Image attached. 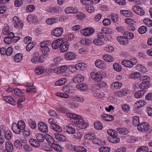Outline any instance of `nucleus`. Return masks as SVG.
Listing matches in <instances>:
<instances>
[{
	"mask_svg": "<svg viewBox=\"0 0 152 152\" xmlns=\"http://www.w3.org/2000/svg\"><path fill=\"white\" fill-rule=\"evenodd\" d=\"M45 70L44 67L42 66H39L37 67L35 70V72L37 74L40 75L45 72Z\"/></svg>",
	"mask_w": 152,
	"mask_h": 152,
	"instance_id": "obj_38",
	"label": "nucleus"
},
{
	"mask_svg": "<svg viewBox=\"0 0 152 152\" xmlns=\"http://www.w3.org/2000/svg\"><path fill=\"white\" fill-rule=\"evenodd\" d=\"M23 55L21 53H18L14 56V61L17 63L21 61L23 58Z\"/></svg>",
	"mask_w": 152,
	"mask_h": 152,
	"instance_id": "obj_39",
	"label": "nucleus"
},
{
	"mask_svg": "<svg viewBox=\"0 0 152 152\" xmlns=\"http://www.w3.org/2000/svg\"><path fill=\"white\" fill-rule=\"evenodd\" d=\"M107 134L111 136L112 137L114 136L116 137L118 135V133L117 132L112 129H109L107 131Z\"/></svg>",
	"mask_w": 152,
	"mask_h": 152,
	"instance_id": "obj_61",
	"label": "nucleus"
},
{
	"mask_svg": "<svg viewBox=\"0 0 152 152\" xmlns=\"http://www.w3.org/2000/svg\"><path fill=\"white\" fill-rule=\"evenodd\" d=\"M64 31V29L62 27H57L52 30L51 34L54 36L58 37L63 34Z\"/></svg>",
	"mask_w": 152,
	"mask_h": 152,
	"instance_id": "obj_5",
	"label": "nucleus"
},
{
	"mask_svg": "<svg viewBox=\"0 0 152 152\" xmlns=\"http://www.w3.org/2000/svg\"><path fill=\"white\" fill-rule=\"evenodd\" d=\"M39 130L43 133L48 132L49 130L47 125L44 122H39L38 124Z\"/></svg>",
	"mask_w": 152,
	"mask_h": 152,
	"instance_id": "obj_8",
	"label": "nucleus"
},
{
	"mask_svg": "<svg viewBox=\"0 0 152 152\" xmlns=\"http://www.w3.org/2000/svg\"><path fill=\"white\" fill-rule=\"evenodd\" d=\"M63 61V59L61 56H58L55 57L53 59L54 64L58 65L60 64Z\"/></svg>",
	"mask_w": 152,
	"mask_h": 152,
	"instance_id": "obj_41",
	"label": "nucleus"
},
{
	"mask_svg": "<svg viewBox=\"0 0 152 152\" xmlns=\"http://www.w3.org/2000/svg\"><path fill=\"white\" fill-rule=\"evenodd\" d=\"M95 137V136L94 133L89 132L85 135L84 139L87 140H93Z\"/></svg>",
	"mask_w": 152,
	"mask_h": 152,
	"instance_id": "obj_43",
	"label": "nucleus"
},
{
	"mask_svg": "<svg viewBox=\"0 0 152 152\" xmlns=\"http://www.w3.org/2000/svg\"><path fill=\"white\" fill-rule=\"evenodd\" d=\"M71 99L72 101L77 102H82L84 100L83 97L81 96H76L74 97L71 96Z\"/></svg>",
	"mask_w": 152,
	"mask_h": 152,
	"instance_id": "obj_52",
	"label": "nucleus"
},
{
	"mask_svg": "<svg viewBox=\"0 0 152 152\" xmlns=\"http://www.w3.org/2000/svg\"><path fill=\"white\" fill-rule=\"evenodd\" d=\"M92 142L94 144L99 145H103L105 144V142L103 140L97 138H94L92 140Z\"/></svg>",
	"mask_w": 152,
	"mask_h": 152,
	"instance_id": "obj_26",
	"label": "nucleus"
},
{
	"mask_svg": "<svg viewBox=\"0 0 152 152\" xmlns=\"http://www.w3.org/2000/svg\"><path fill=\"white\" fill-rule=\"evenodd\" d=\"M61 41H62V39L61 38H58L55 40L52 44V48L54 49L60 48Z\"/></svg>",
	"mask_w": 152,
	"mask_h": 152,
	"instance_id": "obj_15",
	"label": "nucleus"
},
{
	"mask_svg": "<svg viewBox=\"0 0 152 152\" xmlns=\"http://www.w3.org/2000/svg\"><path fill=\"white\" fill-rule=\"evenodd\" d=\"M29 142L32 146L37 147L40 146L39 142L36 139H31L29 140Z\"/></svg>",
	"mask_w": 152,
	"mask_h": 152,
	"instance_id": "obj_37",
	"label": "nucleus"
},
{
	"mask_svg": "<svg viewBox=\"0 0 152 152\" xmlns=\"http://www.w3.org/2000/svg\"><path fill=\"white\" fill-rule=\"evenodd\" d=\"M29 126L33 129H35L37 127L36 122L31 119H30L28 121Z\"/></svg>",
	"mask_w": 152,
	"mask_h": 152,
	"instance_id": "obj_55",
	"label": "nucleus"
},
{
	"mask_svg": "<svg viewBox=\"0 0 152 152\" xmlns=\"http://www.w3.org/2000/svg\"><path fill=\"white\" fill-rule=\"evenodd\" d=\"M76 124L77 127L79 129H85L88 126L82 116L78 120L76 121Z\"/></svg>",
	"mask_w": 152,
	"mask_h": 152,
	"instance_id": "obj_3",
	"label": "nucleus"
},
{
	"mask_svg": "<svg viewBox=\"0 0 152 152\" xmlns=\"http://www.w3.org/2000/svg\"><path fill=\"white\" fill-rule=\"evenodd\" d=\"M101 117L103 120L109 121H113L114 118V116L112 115L106 113L102 114Z\"/></svg>",
	"mask_w": 152,
	"mask_h": 152,
	"instance_id": "obj_18",
	"label": "nucleus"
},
{
	"mask_svg": "<svg viewBox=\"0 0 152 152\" xmlns=\"http://www.w3.org/2000/svg\"><path fill=\"white\" fill-rule=\"evenodd\" d=\"M73 150L77 152H86L87 149L82 146H74L73 147Z\"/></svg>",
	"mask_w": 152,
	"mask_h": 152,
	"instance_id": "obj_29",
	"label": "nucleus"
},
{
	"mask_svg": "<svg viewBox=\"0 0 152 152\" xmlns=\"http://www.w3.org/2000/svg\"><path fill=\"white\" fill-rule=\"evenodd\" d=\"M28 22L30 23H35L37 22L38 19L37 16L34 15H29L27 18Z\"/></svg>",
	"mask_w": 152,
	"mask_h": 152,
	"instance_id": "obj_20",
	"label": "nucleus"
},
{
	"mask_svg": "<svg viewBox=\"0 0 152 152\" xmlns=\"http://www.w3.org/2000/svg\"><path fill=\"white\" fill-rule=\"evenodd\" d=\"M45 138L47 141L49 143L52 144L54 143V139L50 135L48 134H45Z\"/></svg>",
	"mask_w": 152,
	"mask_h": 152,
	"instance_id": "obj_45",
	"label": "nucleus"
},
{
	"mask_svg": "<svg viewBox=\"0 0 152 152\" xmlns=\"http://www.w3.org/2000/svg\"><path fill=\"white\" fill-rule=\"evenodd\" d=\"M133 124L134 126H138L139 124V118L137 116H134L133 119Z\"/></svg>",
	"mask_w": 152,
	"mask_h": 152,
	"instance_id": "obj_62",
	"label": "nucleus"
},
{
	"mask_svg": "<svg viewBox=\"0 0 152 152\" xmlns=\"http://www.w3.org/2000/svg\"><path fill=\"white\" fill-rule=\"evenodd\" d=\"M93 42L95 45L98 46L102 45L104 43L102 39L98 38L94 40Z\"/></svg>",
	"mask_w": 152,
	"mask_h": 152,
	"instance_id": "obj_53",
	"label": "nucleus"
},
{
	"mask_svg": "<svg viewBox=\"0 0 152 152\" xmlns=\"http://www.w3.org/2000/svg\"><path fill=\"white\" fill-rule=\"evenodd\" d=\"M136 69L140 72H146L147 70L146 68L142 65L140 64H138L136 66Z\"/></svg>",
	"mask_w": 152,
	"mask_h": 152,
	"instance_id": "obj_54",
	"label": "nucleus"
},
{
	"mask_svg": "<svg viewBox=\"0 0 152 152\" xmlns=\"http://www.w3.org/2000/svg\"><path fill=\"white\" fill-rule=\"evenodd\" d=\"M133 11L136 14L142 16L145 14V12L143 9L140 6H134L132 7Z\"/></svg>",
	"mask_w": 152,
	"mask_h": 152,
	"instance_id": "obj_9",
	"label": "nucleus"
},
{
	"mask_svg": "<svg viewBox=\"0 0 152 152\" xmlns=\"http://www.w3.org/2000/svg\"><path fill=\"white\" fill-rule=\"evenodd\" d=\"M100 152H109L110 151V147L106 146H102L99 148Z\"/></svg>",
	"mask_w": 152,
	"mask_h": 152,
	"instance_id": "obj_57",
	"label": "nucleus"
},
{
	"mask_svg": "<svg viewBox=\"0 0 152 152\" xmlns=\"http://www.w3.org/2000/svg\"><path fill=\"white\" fill-rule=\"evenodd\" d=\"M54 131L58 132H61L62 131V128L56 124L52 125L51 127Z\"/></svg>",
	"mask_w": 152,
	"mask_h": 152,
	"instance_id": "obj_42",
	"label": "nucleus"
},
{
	"mask_svg": "<svg viewBox=\"0 0 152 152\" xmlns=\"http://www.w3.org/2000/svg\"><path fill=\"white\" fill-rule=\"evenodd\" d=\"M12 128L13 132L15 134H19L21 130L16 123H13L12 125Z\"/></svg>",
	"mask_w": 152,
	"mask_h": 152,
	"instance_id": "obj_21",
	"label": "nucleus"
},
{
	"mask_svg": "<svg viewBox=\"0 0 152 152\" xmlns=\"http://www.w3.org/2000/svg\"><path fill=\"white\" fill-rule=\"evenodd\" d=\"M76 56V54L72 52H69L65 53L64 55V58L67 60H73Z\"/></svg>",
	"mask_w": 152,
	"mask_h": 152,
	"instance_id": "obj_14",
	"label": "nucleus"
},
{
	"mask_svg": "<svg viewBox=\"0 0 152 152\" xmlns=\"http://www.w3.org/2000/svg\"><path fill=\"white\" fill-rule=\"evenodd\" d=\"M55 138L56 139L62 141H64L66 140L65 137L61 134L56 133L54 134Z\"/></svg>",
	"mask_w": 152,
	"mask_h": 152,
	"instance_id": "obj_36",
	"label": "nucleus"
},
{
	"mask_svg": "<svg viewBox=\"0 0 152 152\" xmlns=\"http://www.w3.org/2000/svg\"><path fill=\"white\" fill-rule=\"evenodd\" d=\"M5 148L6 151L10 152H12L13 149V145L12 143L10 141L5 142Z\"/></svg>",
	"mask_w": 152,
	"mask_h": 152,
	"instance_id": "obj_30",
	"label": "nucleus"
},
{
	"mask_svg": "<svg viewBox=\"0 0 152 152\" xmlns=\"http://www.w3.org/2000/svg\"><path fill=\"white\" fill-rule=\"evenodd\" d=\"M120 13L121 14L125 17H132L133 16L132 11L129 10H121L120 11Z\"/></svg>",
	"mask_w": 152,
	"mask_h": 152,
	"instance_id": "obj_16",
	"label": "nucleus"
},
{
	"mask_svg": "<svg viewBox=\"0 0 152 152\" xmlns=\"http://www.w3.org/2000/svg\"><path fill=\"white\" fill-rule=\"evenodd\" d=\"M62 90L66 93H72L75 91V88L73 86L66 85L64 86L62 88Z\"/></svg>",
	"mask_w": 152,
	"mask_h": 152,
	"instance_id": "obj_11",
	"label": "nucleus"
},
{
	"mask_svg": "<svg viewBox=\"0 0 152 152\" xmlns=\"http://www.w3.org/2000/svg\"><path fill=\"white\" fill-rule=\"evenodd\" d=\"M143 22L145 25L148 26L150 27L152 26V20L148 18L144 19Z\"/></svg>",
	"mask_w": 152,
	"mask_h": 152,
	"instance_id": "obj_63",
	"label": "nucleus"
},
{
	"mask_svg": "<svg viewBox=\"0 0 152 152\" xmlns=\"http://www.w3.org/2000/svg\"><path fill=\"white\" fill-rule=\"evenodd\" d=\"M62 11V9L60 7L58 6L49 7L47 9V11L51 13H59Z\"/></svg>",
	"mask_w": 152,
	"mask_h": 152,
	"instance_id": "obj_10",
	"label": "nucleus"
},
{
	"mask_svg": "<svg viewBox=\"0 0 152 152\" xmlns=\"http://www.w3.org/2000/svg\"><path fill=\"white\" fill-rule=\"evenodd\" d=\"M75 14V16L77 20H81L86 17L85 15L83 13L78 11L77 9V12Z\"/></svg>",
	"mask_w": 152,
	"mask_h": 152,
	"instance_id": "obj_32",
	"label": "nucleus"
},
{
	"mask_svg": "<svg viewBox=\"0 0 152 152\" xmlns=\"http://www.w3.org/2000/svg\"><path fill=\"white\" fill-rule=\"evenodd\" d=\"M3 100L11 104L15 103V100L10 96H5L3 97Z\"/></svg>",
	"mask_w": 152,
	"mask_h": 152,
	"instance_id": "obj_35",
	"label": "nucleus"
},
{
	"mask_svg": "<svg viewBox=\"0 0 152 152\" xmlns=\"http://www.w3.org/2000/svg\"><path fill=\"white\" fill-rule=\"evenodd\" d=\"M77 11V8L73 7H68L65 9V12L67 14H75Z\"/></svg>",
	"mask_w": 152,
	"mask_h": 152,
	"instance_id": "obj_19",
	"label": "nucleus"
},
{
	"mask_svg": "<svg viewBox=\"0 0 152 152\" xmlns=\"http://www.w3.org/2000/svg\"><path fill=\"white\" fill-rule=\"evenodd\" d=\"M84 77L80 74H78L73 77V82L75 83L83 82L84 80Z\"/></svg>",
	"mask_w": 152,
	"mask_h": 152,
	"instance_id": "obj_13",
	"label": "nucleus"
},
{
	"mask_svg": "<svg viewBox=\"0 0 152 152\" xmlns=\"http://www.w3.org/2000/svg\"><path fill=\"white\" fill-rule=\"evenodd\" d=\"M2 32L5 35L9 34L10 32V28L8 25H4L2 29Z\"/></svg>",
	"mask_w": 152,
	"mask_h": 152,
	"instance_id": "obj_51",
	"label": "nucleus"
},
{
	"mask_svg": "<svg viewBox=\"0 0 152 152\" xmlns=\"http://www.w3.org/2000/svg\"><path fill=\"white\" fill-rule=\"evenodd\" d=\"M12 22L15 28L18 29H21L23 27V24L19 18L17 16H14L12 19Z\"/></svg>",
	"mask_w": 152,
	"mask_h": 152,
	"instance_id": "obj_1",
	"label": "nucleus"
},
{
	"mask_svg": "<svg viewBox=\"0 0 152 152\" xmlns=\"http://www.w3.org/2000/svg\"><path fill=\"white\" fill-rule=\"evenodd\" d=\"M61 45L60 47L59 50L61 53H64L66 52L68 50L69 43L68 42H64V40L62 39L61 41Z\"/></svg>",
	"mask_w": 152,
	"mask_h": 152,
	"instance_id": "obj_7",
	"label": "nucleus"
},
{
	"mask_svg": "<svg viewBox=\"0 0 152 152\" xmlns=\"http://www.w3.org/2000/svg\"><path fill=\"white\" fill-rule=\"evenodd\" d=\"M104 49L107 52L110 53L114 51V48L111 46L107 45L104 47Z\"/></svg>",
	"mask_w": 152,
	"mask_h": 152,
	"instance_id": "obj_64",
	"label": "nucleus"
},
{
	"mask_svg": "<svg viewBox=\"0 0 152 152\" xmlns=\"http://www.w3.org/2000/svg\"><path fill=\"white\" fill-rule=\"evenodd\" d=\"M147 31V28L145 26H140L138 29V31L140 34H142L145 33Z\"/></svg>",
	"mask_w": 152,
	"mask_h": 152,
	"instance_id": "obj_58",
	"label": "nucleus"
},
{
	"mask_svg": "<svg viewBox=\"0 0 152 152\" xmlns=\"http://www.w3.org/2000/svg\"><path fill=\"white\" fill-rule=\"evenodd\" d=\"M95 64L96 67L101 69H104L106 67V65L104 62L99 59L96 60L95 61Z\"/></svg>",
	"mask_w": 152,
	"mask_h": 152,
	"instance_id": "obj_17",
	"label": "nucleus"
},
{
	"mask_svg": "<svg viewBox=\"0 0 152 152\" xmlns=\"http://www.w3.org/2000/svg\"><path fill=\"white\" fill-rule=\"evenodd\" d=\"M65 131L68 134H73L75 132V130L70 125L64 128Z\"/></svg>",
	"mask_w": 152,
	"mask_h": 152,
	"instance_id": "obj_25",
	"label": "nucleus"
},
{
	"mask_svg": "<svg viewBox=\"0 0 152 152\" xmlns=\"http://www.w3.org/2000/svg\"><path fill=\"white\" fill-rule=\"evenodd\" d=\"M81 43L83 45H89L91 43V40L88 39H82L80 41Z\"/></svg>",
	"mask_w": 152,
	"mask_h": 152,
	"instance_id": "obj_56",
	"label": "nucleus"
},
{
	"mask_svg": "<svg viewBox=\"0 0 152 152\" xmlns=\"http://www.w3.org/2000/svg\"><path fill=\"white\" fill-rule=\"evenodd\" d=\"M150 83L148 82H142L139 85V88L141 89H145L148 88L149 87Z\"/></svg>",
	"mask_w": 152,
	"mask_h": 152,
	"instance_id": "obj_40",
	"label": "nucleus"
},
{
	"mask_svg": "<svg viewBox=\"0 0 152 152\" xmlns=\"http://www.w3.org/2000/svg\"><path fill=\"white\" fill-rule=\"evenodd\" d=\"M58 18L53 17L51 18H48L45 20V22L48 25H52L56 23L58 21Z\"/></svg>",
	"mask_w": 152,
	"mask_h": 152,
	"instance_id": "obj_24",
	"label": "nucleus"
},
{
	"mask_svg": "<svg viewBox=\"0 0 152 152\" xmlns=\"http://www.w3.org/2000/svg\"><path fill=\"white\" fill-rule=\"evenodd\" d=\"M121 64L126 67H131L133 66L130 60H123L121 62Z\"/></svg>",
	"mask_w": 152,
	"mask_h": 152,
	"instance_id": "obj_46",
	"label": "nucleus"
},
{
	"mask_svg": "<svg viewBox=\"0 0 152 152\" xmlns=\"http://www.w3.org/2000/svg\"><path fill=\"white\" fill-rule=\"evenodd\" d=\"M66 116L68 118L73 119L76 121L78 120L81 117L78 115L70 113H67L66 114Z\"/></svg>",
	"mask_w": 152,
	"mask_h": 152,
	"instance_id": "obj_27",
	"label": "nucleus"
},
{
	"mask_svg": "<svg viewBox=\"0 0 152 152\" xmlns=\"http://www.w3.org/2000/svg\"><path fill=\"white\" fill-rule=\"evenodd\" d=\"M17 124L21 131H23L25 129L26 125L24 121H18Z\"/></svg>",
	"mask_w": 152,
	"mask_h": 152,
	"instance_id": "obj_50",
	"label": "nucleus"
},
{
	"mask_svg": "<svg viewBox=\"0 0 152 152\" xmlns=\"http://www.w3.org/2000/svg\"><path fill=\"white\" fill-rule=\"evenodd\" d=\"M103 58L104 60L108 62H112L114 60V58L112 57L107 54L103 55Z\"/></svg>",
	"mask_w": 152,
	"mask_h": 152,
	"instance_id": "obj_47",
	"label": "nucleus"
},
{
	"mask_svg": "<svg viewBox=\"0 0 152 152\" xmlns=\"http://www.w3.org/2000/svg\"><path fill=\"white\" fill-rule=\"evenodd\" d=\"M117 41L121 44L125 45L128 43V40L124 37L119 36L117 38Z\"/></svg>",
	"mask_w": 152,
	"mask_h": 152,
	"instance_id": "obj_28",
	"label": "nucleus"
},
{
	"mask_svg": "<svg viewBox=\"0 0 152 152\" xmlns=\"http://www.w3.org/2000/svg\"><path fill=\"white\" fill-rule=\"evenodd\" d=\"M76 88L79 90L83 91H86L88 88L87 86L84 83L77 84L76 86Z\"/></svg>",
	"mask_w": 152,
	"mask_h": 152,
	"instance_id": "obj_34",
	"label": "nucleus"
},
{
	"mask_svg": "<svg viewBox=\"0 0 152 152\" xmlns=\"http://www.w3.org/2000/svg\"><path fill=\"white\" fill-rule=\"evenodd\" d=\"M1 129L2 133H4L5 138L7 140H10L12 136V132L9 130L8 128L3 125H1Z\"/></svg>",
	"mask_w": 152,
	"mask_h": 152,
	"instance_id": "obj_2",
	"label": "nucleus"
},
{
	"mask_svg": "<svg viewBox=\"0 0 152 152\" xmlns=\"http://www.w3.org/2000/svg\"><path fill=\"white\" fill-rule=\"evenodd\" d=\"M91 77L94 80L98 82L101 80V77L99 72H93L91 73Z\"/></svg>",
	"mask_w": 152,
	"mask_h": 152,
	"instance_id": "obj_12",
	"label": "nucleus"
},
{
	"mask_svg": "<svg viewBox=\"0 0 152 152\" xmlns=\"http://www.w3.org/2000/svg\"><path fill=\"white\" fill-rule=\"evenodd\" d=\"M148 151V148L147 146H142L138 148L136 152H147Z\"/></svg>",
	"mask_w": 152,
	"mask_h": 152,
	"instance_id": "obj_49",
	"label": "nucleus"
},
{
	"mask_svg": "<svg viewBox=\"0 0 152 152\" xmlns=\"http://www.w3.org/2000/svg\"><path fill=\"white\" fill-rule=\"evenodd\" d=\"M124 37L127 40L132 39L134 36V34L131 32L126 31L124 32L123 34Z\"/></svg>",
	"mask_w": 152,
	"mask_h": 152,
	"instance_id": "obj_31",
	"label": "nucleus"
},
{
	"mask_svg": "<svg viewBox=\"0 0 152 152\" xmlns=\"http://www.w3.org/2000/svg\"><path fill=\"white\" fill-rule=\"evenodd\" d=\"M122 83L118 82H115L113 83L111 85V88L114 89H118L122 86Z\"/></svg>",
	"mask_w": 152,
	"mask_h": 152,
	"instance_id": "obj_23",
	"label": "nucleus"
},
{
	"mask_svg": "<svg viewBox=\"0 0 152 152\" xmlns=\"http://www.w3.org/2000/svg\"><path fill=\"white\" fill-rule=\"evenodd\" d=\"M94 29L91 27L87 28L81 29L80 31V33L84 36H89L94 32Z\"/></svg>",
	"mask_w": 152,
	"mask_h": 152,
	"instance_id": "obj_4",
	"label": "nucleus"
},
{
	"mask_svg": "<svg viewBox=\"0 0 152 152\" xmlns=\"http://www.w3.org/2000/svg\"><path fill=\"white\" fill-rule=\"evenodd\" d=\"M94 126L95 128L98 130H101L103 128V125L100 122L98 121L94 123Z\"/></svg>",
	"mask_w": 152,
	"mask_h": 152,
	"instance_id": "obj_48",
	"label": "nucleus"
},
{
	"mask_svg": "<svg viewBox=\"0 0 152 152\" xmlns=\"http://www.w3.org/2000/svg\"><path fill=\"white\" fill-rule=\"evenodd\" d=\"M110 18L114 23L116 22L118 20V17L117 15L113 13L110 15Z\"/></svg>",
	"mask_w": 152,
	"mask_h": 152,
	"instance_id": "obj_60",
	"label": "nucleus"
},
{
	"mask_svg": "<svg viewBox=\"0 0 152 152\" xmlns=\"http://www.w3.org/2000/svg\"><path fill=\"white\" fill-rule=\"evenodd\" d=\"M67 81V79L65 78H61L55 83V85L56 86H61L64 84Z\"/></svg>",
	"mask_w": 152,
	"mask_h": 152,
	"instance_id": "obj_33",
	"label": "nucleus"
},
{
	"mask_svg": "<svg viewBox=\"0 0 152 152\" xmlns=\"http://www.w3.org/2000/svg\"><path fill=\"white\" fill-rule=\"evenodd\" d=\"M145 93V91L144 90H139L135 93L134 96L137 98H140L144 95Z\"/></svg>",
	"mask_w": 152,
	"mask_h": 152,
	"instance_id": "obj_44",
	"label": "nucleus"
},
{
	"mask_svg": "<svg viewBox=\"0 0 152 152\" xmlns=\"http://www.w3.org/2000/svg\"><path fill=\"white\" fill-rule=\"evenodd\" d=\"M36 138L40 142H42L45 140V137L41 133H37L36 135Z\"/></svg>",
	"mask_w": 152,
	"mask_h": 152,
	"instance_id": "obj_59",
	"label": "nucleus"
},
{
	"mask_svg": "<svg viewBox=\"0 0 152 152\" xmlns=\"http://www.w3.org/2000/svg\"><path fill=\"white\" fill-rule=\"evenodd\" d=\"M129 90L126 88H123L120 91H118L117 93V95L119 96H124L126 95L129 94Z\"/></svg>",
	"mask_w": 152,
	"mask_h": 152,
	"instance_id": "obj_22",
	"label": "nucleus"
},
{
	"mask_svg": "<svg viewBox=\"0 0 152 152\" xmlns=\"http://www.w3.org/2000/svg\"><path fill=\"white\" fill-rule=\"evenodd\" d=\"M149 124L146 122L141 123L137 126L138 129L140 132H144L149 129Z\"/></svg>",
	"mask_w": 152,
	"mask_h": 152,
	"instance_id": "obj_6",
	"label": "nucleus"
}]
</instances>
